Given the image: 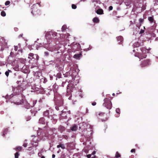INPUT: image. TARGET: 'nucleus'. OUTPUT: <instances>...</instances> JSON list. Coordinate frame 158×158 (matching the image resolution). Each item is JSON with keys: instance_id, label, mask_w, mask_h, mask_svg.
<instances>
[{"instance_id": "33", "label": "nucleus", "mask_w": 158, "mask_h": 158, "mask_svg": "<svg viewBox=\"0 0 158 158\" xmlns=\"http://www.w3.org/2000/svg\"><path fill=\"white\" fill-rule=\"evenodd\" d=\"M72 7L73 9H75L77 8V6L76 5L73 4L72 5Z\"/></svg>"}, {"instance_id": "35", "label": "nucleus", "mask_w": 158, "mask_h": 158, "mask_svg": "<svg viewBox=\"0 0 158 158\" xmlns=\"http://www.w3.org/2000/svg\"><path fill=\"white\" fill-rule=\"evenodd\" d=\"M60 147L62 149H64L65 148L64 145L63 144H60Z\"/></svg>"}, {"instance_id": "48", "label": "nucleus", "mask_w": 158, "mask_h": 158, "mask_svg": "<svg viewBox=\"0 0 158 158\" xmlns=\"http://www.w3.org/2000/svg\"><path fill=\"white\" fill-rule=\"evenodd\" d=\"M23 34H20L19 36H18V37L19 38H21V37H22L23 36Z\"/></svg>"}, {"instance_id": "11", "label": "nucleus", "mask_w": 158, "mask_h": 158, "mask_svg": "<svg viewBox=\"0 0 158 158\" xmlns=\"http://www.w3.org/2000/svg\"><path fill=\"white\" fill-rule=\"evenodd\" d=\"M117 40L119 44H122L123 41V37L121 36H120L118 37L117 38Z\"/></svg>"}, {"instance_id": "45", "label": "nucleus", "mask_w": 158, "mask_h": 158, "mask_svg": "<svg viewBox=\"0 0 158 158\" xmlns=\"http://www.w3.org/2000/svg\"><path fill=\"white\" fill-rule=\"evenodd\" d=\"M59 106H56L55 107V108H56V109L57 110H59Z\"/></svg>"}, {"instance_id": "20", "label": "nucleus", "mask_w": 158, "mask_h": 158, "mask_svg": "<svg viewBox=\"0 0 158 158\" xmlns=\"http://www.w3.org/2000/svg\"><path fill=\"white\" fill-rule=\"evenodd\" d=\"M105 113L103 112L98 113L97 112L96 113V115L98 116V115L100 116H104L105 115Z\"/></svg>"}, {"instance_id": "32", "label": "nucleus", "mask_w": 158, "mask_h": 158, "mask_svg": "<svg viewBox=\"0 0 158 158\" xmlns=\"http://www.w3.org/2000/svg\"><path fill=\"white\" fill-rule=\"evenodd\" d=\"M10 3V2L9 1H7L5 3V5L7 6L9 5Z\"/></svg>"}, {"instance_id": "43", "label": "nucleus", "mask_w": 158, "mask_h": 158, "mask_svg": "<svg viewBox=\"0 0 158 158\" xmlns=\"http://www.w3.org/2000/svg\"><path fill=\"white\" fill-rule=\"evenodd\" d=\"M76 45H77L78 46V48L79 49H80L81 46L80 44H79L76 43Z\"/></svg>"}, {"instance_id": "54", "label": "nucleus", "mask_w": 158, "mask_h": 158, "mask_svg": "<svg viewBox=\"0 0 158 158\" xmlns=\"http://www.w3.org/2000/svg\"><path fill=\"white\" fill-rule=\"evenodd\" d=\"M30 119H31V118H30V117H29V119H27V121H28V120H29Z\"/></svg>"}, {"instance_id": "52", "label": "nucleus", "mask_w": 158, "mask_h": 158, "mask_svg": "<svg viewBox=\"0 0 158 158\" xmlns=\"http://www.w3.org/2000/svg\"><path fill=\"white\" fill-rule=\"evenodd\" d=\"M57 148H60V144H59V145H58L57 146Z\"/></svg>"}, {"instance_id": "36", "label": "nucleus", "mask_w": 158, "mask_h": 158, "mask_svg": "<svg viewBox=\"0 0 158 158\" xmlns=\"http://www.w3.org/2000/svg\"><path fill=\"white\" fill-rule=\"evenodd\" d=\"M116 112L118 113L119 114L120 112V110L119 108H117L116 110Z\"/></svg>"}, {"instance_id": "37", "label": "nucleus", "mask_w": 158, "mask_h": 158, "mask_svg": "<svg viewBox=\"0 0 158 158\" xmlns=\"http://www.w3.org/2000/svg\"><path fill=\"white\" fill-rule=\"evenodd\" d=\"M44 54L45 56H47L49 55V53L48 52H44Z\"/></svg>"}, {"instance_id": "14", "label": "nucleus", "mask_w": 158, "mask_h": 158, "mask_svg": "<svg viewBox=\"0 0 158 158\" xmlns=\"http://www.w3.org/2000/svg\"><path fill=\"white\" fill-rule=\"evenodd\" d=\"M39 123L41 124H44L45 123V119L43 117L41 118L39 120Z\"/></svg>"}, {"instance_id": "4", "label": "nucleus", "mask_w": 158, "mask_h": 158, "mask_svg": "<svg viewBox=\"0 0 158 158\" xmlns=\"http://www.w3.org/2000/svg\"><path fill=\"white\" fill-rule=\"evenodd\" d=\"M38 4L40 6H41L40 5V3L38 2L36 4H34L32 6V10L31 11V13L33 15H39V13H40V11L38 9L36 6V4Z\"/></svg>"}, {"instance_id": "5", "label": "nucleus", "mask_w": 158, "mask_h": 158, "mask_svg": "<svg viewBox=\"0 0 158 158\" xmlns=\"http://www.w3.org/2000/svg\"><path fill=\"white\" fill-rule=\"evenodd\" d=\"M104 102L103 104V105L105 107L109 109H110L112 108V104L111 101L109 99L106 98L104 100Z\"/></svg>"}, {"instance_id": "10", "label": "nucleus", "mask_w": 158, "mask_h": 158, "mask_svg": "<svg viewBox=\"0 0 158 158\" xmlns=\"http://www.w3.org/2000/svg\"><path fill=\"white\" fill-rule=\"evenodd\" d=\"M2 41H0V46L2 47L1 48V50L3 51L4 49V48L6 46L7 43L3 39H2Z\"/></svg>"}, {"instance_id": "17", "label": "nucleus", "mask_w": 158, "mask_h": 158, "mask_svg": "<svg viewBox=\"0 0 158 158\" xmlns=\"http://www.w3.org/2000/svg\"><path fill=\"white\" fill-rule=\"evenodd\" d=\"M148 20L151 23H152L154 22L155 23V21L154 20L153 17H150L148 18Z\"/></svg>"}, {"instance_id": "57", "label": "nucleus", "mask_w": 158, "mask_h": 158, "mask_svg": "<svg viewBox=\"0 0 158 158\" xmlns=\"http://www.w3.org/2000/svg\"><path fill=\"white\" fill-rule=\"evenodd\" d=\"M69 87V86H67V88L68 89H69V88H68V87Z\"/></svg>"}, {"instance_id": "44", "label": "nucleus", "mask_w": 158, "mask_h": 158, "mask_svg": "<svg viewBox=\"0 0 158 158\" xmlns=\"http://www.w3.org/2000/svg\"><path fill=\"white\" fill-rule=\"evenodd\" d=\"M96 104V102H94L92 103V105L93 106H95Z\"/></svg>"}, {"instance_id": "8", "label": "nucleus", "mask_w": 158, "mask_h": 158, "mask_svg": "<svg viewBox=\"0 0 158 158\" xmlns=\"http://www.w3.org/2000/svg\"><path fill=\"white\" fill-rule=\"evenodd\" d=\"M22 104L24 105V106L27 109H28L30 108L31 107L35 105V103L34 104V103H33L32 105H31L30 104L28 103L25 100L24 101V102L22 103Z\"/></svg>"}, {"instance_id": "22", "label": "nucleus", "mask_w": 158, "mask_h": 158, "mask_svg": "<svg viewBox=\"0 0 158 158\" xmlns=\"http://www.w3.org/2000/svg\"><path fill=\"white\" fill-rule=\"evenodd\" d=\"M30 111L31 114H32V115H33V116L35 115V114H36V113L37 112L36 111H35L34 110H30Z\"/></svg>"}, {"instance_id": "60", "label": "nucleus", "mask_w": 158, "mask_h": 158, "mask_svg": "<svg viewBox=\"0 0 158 158\" xmlns=\"http://www.w3.org/2000/svg\"><path fill=\"white\" fill-rule=\"evenodd\" d=\"M32 143V144H34V143H32H32Z\"/></svg>"}, {"instance_id": "6", "label": "nucleus", "mask_w": 158, "mask_h": 158, "mask_svg": "<svg viewBox=\"0 0 158 158\" xmlns=\"http://www.w3.org/2000/svg\"><path fill=\"white\" fill-rule=\"evenodd\" d=\"M50 113V114H49V112L48 110H46L44 112V115L45 116L49 118L52 119L54 118L53 116L54 114L52 111H51Z\"/></svg>"}, {"instance_id": "26", "label": "nucleus", "mask_w": 158, "mask_h": 158, "mask_svg": "<svg viewBox=\"0 0 158 158\" xmlns=\"http://www.w3.org/2000/svg\"><path fill=\"white\" fill-rule=\"evenodd\" d=\"M9 72H11V71L9 69L8 70V71L6 72L5 74L7 77L9 76Z\"/></svg>"}, {"instance_id": "38", "label": "nucleus", "mask_w": 158, "mask_h": 158, "mask_svg": "<svg viewBox=\"0 0 158 158\" xmlns=\"http://www.w3.org/2000/svg\"><path fill=\"white\" fill-rule=\"evenodd\" d=\"M18 49V47L17 46H15L14 49L15 51H17Z\"/></svg>"}, {"instance_id": "53", "label": "nucleus", "mask_w": 158, "mask_h": 158, "mask_svg": "<svg viewBox=\"0 0 158 158\" xmlns=\"http://www.w3.org/2000/svg\"><path fill=\"white\" fill-rule=\"evenodd\" d=\"M96 152L95 151H94L93 152H92V154L93 155H94V154H95Z\"/></svg>"}, {"instance_id": "46", "label": "nucleus", "mask_w": 158, "mask_h": 158, "mask_svg": "<svg viewBox=\"0 0 158 158\" xmlns=\"http://www.w3.org/2000/svg\"><path fill=\"white\" fill-rule=\"evenodd\" d=\"M131 152H135V149H132L131 150Z\"/></svg>"}, {"instance_id": "18", "label": "nucleus", "mask_w": 158, "mask_h": 158, "mask_svg": "<svg viewBox=\"0 0 158 158\" xmlns=\"http://www.w3.org/2000/svg\"><path fill=\"white\" fill-rule=\"evenodd\" d=\"M93 22L96 23H98L99 22V20L98 17H95L93 19Z\"/></svg>"}, {"instance_id": "28", "label": "nucleus", "mask_w": 158, "mask_h": 158, "mask_svg": "<svg viewBox=\"0 0 158 158\" xmlns=\"http://www.w3.org/2000/svg\"><path fill=\"white\" fill-rule=\"evenodd\" d=\"M115 156L117 158L120 157V155L118 152H117Z\"/></svg>"}, {"instance_id": "51", "label": "nucleus", "mask_w": 158, "mask_h": 158, "mask_svg": "<svg viewBox=\"0 0 158 158\" xmlns=\"http://www.w3.org/2000/svg\"><path fill=\"white\" fill-rule=\"evenodd\" d=\"M79 96L81 98H82L83 97V95H82V94L81 93L80 94V95H79Z\"/></svg>"}, {"instance_id": "9", "label": "nucleus", "mask_w": 158, "mask_h": 158, "mask_svg": "<svg viewBox=\"0 0 158 158\" xmlns=\"http://www.w3.org/2000/svg\"><path fill=\"white\" fill-rule=\"evenodd\" d=\"M23 90V89L22 87L19 85L16 87L15 89V92L17 94H21V93Z\"/></svg>"}, {"instance_id": "31", "label": "nucleus", "mask_w": 158, "mask_h": 158, "mask_svg": "<svg viewBox=\"0 0 158 158\" xmlns=\"http://www.w3.org/2000/svg\"><path fill=\"white\" fill-rule=\"evenodd\" d=\"M7 129H5L3 131V136H4L5 135L7 134Z\"/></svg>"}, {"instance_id": "15", "label": "nucleus", "mask_w": 158, "mask_h": 158, "mask_svg": "<svg viewBox=\"0 0 158 158\" xmlns=\"http://www.w3.org/2000/svg\"><path fill=\"white\" fill-rule=\"evenodd\" d=\"M96 13L99 15H102L103 14V11L102 9H98Z\"/></svg>"}, {"instance_id": "12", "label": "nucleus", "mask_w": 158, "mask_h": 158, "mask_svg": "<svg viewBox=\"0 0 158 158\" xmlns=\"http://www.w3.org/2000/svg\"><path fill=\"white\" fill-rule=\"evenodd\" d=\"M68 113V111H64L62 110L61 111V113L60 114V115L64 117V118H67V113Z\"/></svg>"}, {"instance_id": "1", "label": "nucleus", "mask_w": 158, "mask_h": 158, "mask_svg": "<svg viewBox=\"0 0 158 158\" xmlns=\"http://www.w3.org/2000/svg\"><path fill=\"white\" fill-rule=\"evenodd\" d=\"M13 97L14 103L17 105L22 104L25 100V97L22 94H17L13 96V95H7L5 97L6 99H10Z\"/></svg>"}, {"instance_id": "41", "label": "nucleus", "mask_w": 158, "mask_h": 158, "mask_svg": "<svg viewBox=\"0 0 158 158\" xmlns=\"http://www.w3.org/2000/svg\"><path fill=\"white\" fill-rule=\"evenodd\" d=\"M113 7L112 6H110L109 7V10H111L113 9Z\"/></svg>"}, {"instance_id": "2", "label": "nucleus", "mask_w": 158, "mask_h": 158, "mask_svg": "<svg viewBox=\"0 0 158 158\" xmlns=\"http://www.w3.org/2000/svg\"><path fill=\"white\" fill-rule=\"evenodd\" d=\"M141 52H136L135 54V56L138 57L139 59H142L146 58L147 56L146 54L149 52V50L145 48H140Z\"/></svg>"}, {"instance_id": "23", "label": "nucleus", "mask_w": 158, "mask_h": 158, "mask_svg": "<svg viewBox=\"0 0 158 158\" xmlns=\"http://www.w3.org/2000/svg\"><path fill=\"white\" fill-rule=\"evenodd\" d=\"M15 149L16 151H20L22 149V147L20 146H18Z\"/></svg>"}, {"instance_id": "16", "label": "nucleus", "mask_w": 158, "mask_h": 158, "mask_svg": "<svg viewBox=\"0 0 158 158\" xmlns=\"http://www.w3.org/2000/svg\"><path fill=\"white\" fill-rule=\"evenodd\" d=\"M58 129L61 132H62L65 130V128L64 127L60 126L59 127Z\"/></svg>"}, {"instance_id": "19", "label": "nucleus", "mask_w": 158, "mask_h": 158, "mask_svg": "<svg viewBox=\"0 0 158 158\" xmlns=\"http://www.w3.org/2000/svg\"><path fill=\"white\" fill-rule=\"evenodd\" d=\"M77 127L76 125H74L71 128V129L72 131H75L77 130Z\"/></svg>"}, {"instance_id": "49", "label": "nucleus", "mask_w": 158, "mask_h": 158, "mask_svg": "<svg viewBox=\"0 0 158 158\" xmlns=\"http://www.w3.org/2000/svg\"><path fill=\"white\" fill-rule=\"evenodd\" d=\"M0 57L2 58L3 57V54H0Z\"/></svg>"}, {"instance_id": "39", "label": "nucleus", "mask_w": 158, "mask_h": 158, "mask_svg": "<svg viewBox=\"0 0 158 158\" xmlns=\"http://www.w3.org/2000/svg\"><path fill=\"white\" fill-rule=\"evenodd\" d=\"M37 142H38L37 140H36V141L35 142V143L36 144H35L34 145V146L36 147L38 146V145Z\"/></svg>"}, {"instance_id": "42", "label": "nucleus", "mask_w": 158, "mask_h": 158, "mask_svg": "<svg viewBox=\"0 0 158 158\" xmlns=\"http://www.w3.org/2000/svg\"><path fill=\"white\" fill-rule=\"evenodd\" d=\"M144 32V30H143L141 29L140 30L139 33H140V34H142V33H143Z\"/></svg>"}, {"instance_id": "58", "label": "nucleus", "mask_w": 158, "mask_h": 158, "mask_svg": "<svg viewBox=\"0 0 158 158\" xmlns=\"http://www.w3.org/2000/svg\"><path fill=\"white\" fill-rule=\"evenodd\" d=\"M34 102V101H33V103H34V104H35V102Z\"/></svg>"}, {"instance_id": "29", "label": "nucleus", "mask_w": 158, "mask_h": 158, "mask_svg": "<svg viewBox=\"0 0 158 158\" xmlns=\"http://www.w3.org/2000/svg\"><path fill=\"white\" fill-rule=\"evenodd\" d=\"M63 101H60L58 104L57 105L58 106H62L63 105Z\"/></svg>"}, {"instance_id": "59", "label": "nucleus", "mask_w": 158, "mask_h": 158, "mask_svg": "<svg viewBox=\"0 0 158 158\" xmlns=\"http://www.w3.org/2000/svg\"><path fill=\"white\" fill-rule=\"evenodd\" d=\"M144 27V28L145 29V27Z\"/></svg>"}, {"instance_id": "55", "label": "nucleus", "mask_w": 158, "mask_h": 158, "mask_svg": "<svg viewBox=\"0 0 158 158\" xmlns=\"http://www.w3.org/2000/svg\"><path fill=\"white\" fill-rule=\"evenodd\" d=\"M41 158H45V157L44 156H42L41 157Z\"/></svg>"}, {"instance_id": "24", "label": "nucleus", "mask_w": 158, "mask_h": 158, "mask_svg": "<svg viewBox=\"0 0 158 158\" xmlns=\"http://www.w3.org/2000/svg\"><path fill=\"white\" fill-rule=\"evenodd\" d=\"M57 33L56 32H50V35H52L53 36H55L57 35Z\"/></svg>"}, {"instance_id": "50", "label": "nucleus", "mask_w": 158, "mask_h": 158, "mask_svg": "<svg viewBox=\"0 0 158 158\" xmlns=\"http://www.w3.org/2000/svg\"><path fill=\"white\" fill-rule=\"evenodd\" d=\"M52 158H54L55 157V155L54 154H52Z\"/></svg>"}, {"instance_id": "30", "label": "nucleus", "mask_w": 158, "mask_h": 158, "mask_svg": "<svg viewBox=\"0 0 158 158\" xmlns=\"http://www.w3.org/2000/svg\"><path fill=\"white\" fill-rule=\"evenodd\" d=\"M19 154L18 152H16L15 155V158H18L19 156Z\"/></svg>"}, {"instance_id": "21", "label": "nucleus", "mask_w": 158, "mask_h": 158, "mask_svg": "<svg viewBox=\"0 0 158 158\" xmlns=\"http://www.w3.org/2000/svg\"><path fill=\"white\" fill-rule=\"evenodd\" d=\"M140 46V44L138 42L134 43L133 44L134 47H138Z\"/></svg>"}, {"instance_id": "3", "label": "nucleus", "mask_w": 158, "mask_h": 158, "mask_svg": "<svg viewBox=\"0 0 158 158\" xmlns=\"http://www.w3.org/2000/svg\"><path fill=\"white\" fill-rule=\"evenodd\" d=\"M28 58L31 59L29 61V63L35 65L36 64L37 61L39 60V56L37 54L30 53L29 54Z\"/></svg>"}, {"instance_id": "13", "label": "nucleus", "mask_w": 158, "mask_h": 158, "mask_svg": "<svg viewBox=\"0 0 158 158\" xmlns=\"http://www.w3.org/2000/svg\"><path fill=\"white\" fill-rule=\"evenodd\" d=\"M82 54L81 53L79 54H76L73 56V57L76 59H79L80 57L81 56Z\"/></svg>"}, {"instance_id": "40", "label": "nucleus", "mask_w": 158, "mask_h": 158, "mask_svg": "<svg viewBox=\"0 0 158 158\" xmlns=\"http://www.w3.org/2000/svg\"><path fill=\"white\" fill-rule=\"evenodd\" d=\"M64 138L66 139H68V136L66 135H63V136Z\"/></svg>"}, {"instance_id": "34", "label": "nucleus", "mask_w": 158, "mask_h": 158, "mask_svg": "<svg viewBox=\"0 0 158 158\" xmlns=\"http://www.w3.org/2000/svg\"><path fill=\"white\" fill-rule=\"evenodd\" d=\"M66 26H65V25H63L62 27V28H61L62 31H64V30H65L66 29Z\"/></svg>"}, {"instance_id": "56", "label": "nucleus", "mask_w": 158, "mask_h": 158, "mask_svg": "<svg viewBox=\"0 0 158 158\" xmlns=\"http://www.w3.org/2000/svg\"><path fill=\"white\" fill-rule=\"evenodd\" d=\"M114 95H115V94L114 93L113 94H112L113 96H114Z\"/></svg>"}, {"instance_id": "25", "label": "nucleus", "mask_w": 158, "mask_h": 158, "mask_svg": "<svg viewBox=\"0 0 158 158\" xmlns=\"http://www.w3.org/2000/svg\"><path fill=\"white\" fill-rule=\"evenodd\" d=\"M27 140H25L24 143L23 144V146L24 147H26L27 146Z\"/></svg>"}, {"instance_id": "47", "label": "nucleus", "mask_w": 158, "mask_h": 158, "mask_svg": "<svg viewBox=\"0 0 158 158\" xmlns=\"http://www.w3.org/2000/svg\"><path fill=\"white\" fill-rule=\"evenodd\" d=\"M139 22H140V23H142L143 21V19H140L139 20Z\"/></svg>"}, {"instance_id": "61", "label": "nucleus", "mask_w": 158, "mask_h": 158, "mask_svg": "<svg viewBox=\"0 0 158 158\" xmlns=\"http://www.w3.org/2000/svg\"><path fill=\"white\" fill-rule=\"evenodd\" d=\"M1 74V73H0V74Z\"/></svg>"}, {"instance_id": "27", "label": "nucleus", "mask_w": 158, "mask_h": 158, "mask_svg": "<svg viewBox=\"0 0 158 158\" xmlns=\"http://www.w3.org/2000/svg\"><path fill=\"white\" fill-rule=\"evenodd\" d=\"M1 15L3 17L5 16L6 15V13L4 11H1Z\"/></svg>"}, {"instance_id": "7", "label": "nucleus", "mask_w": 158, "mask_h": 158, "mask_svg": "<svg viewBox=\"0 0 158 158\" xmlns=\"http://www.w3.org/2000/svg\"><path fill=\"white\" fill-rule=\"evenodd\" d=\"M150 61L149 59L145 60L142 61L140 66L141 67L148 66L150 64Z\"/></svg>"}]
</instances>
